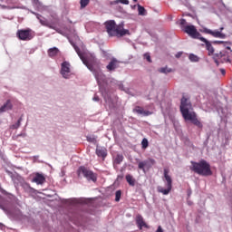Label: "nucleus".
Returning <instances> with one entry per match:
<instances>
[{"label": "nucleus", "instance_id": "f257e3e1", "mask_svg": "<svg viewBox=\"0 0 232 232\" xmlns=\"http://www.w3.org/2000/svg\"><path fill=\"white\" fill-rule=\"evenodd\" d=\"M180 113L185 121H191L194 126L198 128H202V122L198 121L197 118V113L193 111V104H191V101L189 98H186L183 96L180 100V106H179Z\"/></svg>", "mask_w": 232, "mask_h": 232}, {"label": "nucleus", "instance_id": "f03ea898", "mask_svg": "<svg viewBox=\"0 0 232 232\" xmlns=\"http://www.w3.org/2000/svg\"><path fill=\"white\" fill-rule=\"evenodd\" d=\"M104 25L110 37H124V35H130V30L124 29V23L117 24L114 20H109L104 23Z\"/></svg>", "mask_w": 232, "mask_h": 232}, {"label": "nucleus", "instance_id": "7ed1b4c3", "mask_svg": "<svg viewBox=\"0 0 232 232\" xmlns=\"http://www.w3.org/2000/svg\"><path fill=\"white\" fill-rule=\"evenodd\" d=\"M190 164L191 171H194V173H197L198 175H201L202 177H209L213 175L211 165L205 160H201L199 162L190 161Z\"/></svg>", "mask_w": 232, "mask_h": 232}, {"label": "nucleus", "instance_id": "20e7f679", "mask_svg": "<svg viewBox=\"0 0 232 232\" xmlns=\"http://www.w3.org/2000/svg\"><path fill=\"white\" fill-rule=\"evenodd\" d=\"M75 52L79 55L81 61H82L83 64H85V66H87L88 70H90L91 72H93L94 77H95L98 84H101V82H104L106 76L104 75V73H102V71H101V70L93 71V65H92L90 63H88V60L86 59V57H84V54H82V53H81V49H79L78 47H75Z\"/></svg>", "mask_w": 232, "mask_h": 232}, {"label": "nucleus", "instance_id": "39448f33", "mask_svg": "<svg viewBox=\"0 0 232 232\" xmlns=\"http://www.w3.org/2000/svg\"><path fill=\"white\" fill-rule=\"evenodd\" d=\"M164 179L167 182V188L158 187V192L162 193V195H169L173 188V179H171V176H169V169H164Z\"/></svg>", "mask_w": 232, "mask_h": 232}, {"label": "nucleus", "instance_id": "423d86ee", "mask_svg": "<svg viewBox=\"0 0 232 232\" xmlns=\"http://www.w3.org/2000/svg\"><path fill=\"white\" fill-rule=\"evenodd\" d=\"M78 177H84L87 180H92V182H97V174H95L93 171L90 170L88 168L84 166L79 167L77 170Z\"/></svg>", "mask_w": 232, "mask_h": 232}, {"label": "nucleus", "instance_id": "0eeeda50", "mask_svg": "<svg viewBox=\"0 0 232 232\" xmlns=\"http://www.w3.org/2000/svg\"><path fill=\"white\" fill-rule=\"evenodd\" d=\"M16 37L20 41H32L34 39V34H32V29H20L16 32Z\"/></svg>", "mask_w": 232, "mask_h": 232}, {"label": "nucleus", "instance_id": "6e6552de", "mask_svg": "<svg viewBox=\"0 0 232 232\" xmlns=\"http://www.w3.org/2000/svg\"><path fill=\"white\" fill-rule=\"evenodd\" d=\"M183 32H185V34H188V35L192 37V39H199L200 41V39L202 38V34H200V33L197 31V27H195V25L184 26Z\"/></svg>", "mask_w": 232, "mask_h": 232}, {"label": "nucleus", "instance_id": "1a4fd4ad", "mask_svg": "<svg viewBox=\"0 0 232 232\" xmlns=\"http://www.w3.org/2000/svg\"><path fill=\"white\" fill-rule=\"evenodd\" d=\"M227 61H229V53H227L226 50L220 51L219 53H216L214 54V62L216 63L217 66H218L219 63H227Z\"/></svg>", "mask_w": 232, "mask_h": 232}, {"label": "nucleus", "instance_id": "9d476101", "mask_svg": "<svg viewBox=\"0 0 232 232\" xmlns=\"http://www.w3.org/2000/svg\"><path fill=\"white\" fill-rule=\"evenodd\" d=\"M205 34L212 35V37H217L218 39H226V34H222L220 31H212L211 29H204Z\"/></svg>", "mask_w": 232, "mask_h": 232}, {"label": "nucleus", "instance_id": "9b49d317", "mask_svg": "<svg viewBox=\"0 0 232 232\" xmlns=\"http://www.w3.org/2000/svg\"><path fill=\"white\" fill-rule=\"evenodd\" d=\"M32 182L42 186V184H44V182H46V178L44 177V175L36 172L32 179Z\"/></svg>", "mask_w": 232, "mask_h": 232}, {"label": "nucleus", "instance_id": "f8f14e48", "mask_svg": "<svg viewBox=\"0 0 232 232\" xmlns=\"http://www.w3.org/2000/svg\"><path fill=\"white\" fill-rule=\"evenodd\" d=\"M96 155L97 157H100L102 160H106V158L108 157V150L104 147H97Z\"/></svg>", "mask_w": 232, "mask_h": 232}, {"label": "nucleus", "instance_id": "ddd939ff", "mask_svg": "<svg viewBox=\"0 0 232 232\" xmlns=\"http://www.w3.org/2000/svg\"><path fill=\"white\" fill-rule=\"evenodd\" d=\"M68 73H70V63L63 62L62 63L61 74L64 79H68Z\"/></svg>", "mask_w": 232, "mask_h": 232}, {"label": "nucleus", "instance_id": "4468645a", "mask_svg": "<svg viewBox=\"0 0 232 232\" xmlns=\"http://www.w3.org/2000/svg\"><path fill=\"white\" fill-rule=\"evenodd\" d=\"M202 43H205L206 44V50L208 52V55H214L215 53V48H213V45L211 44V42L208 41L206 38L201 37L200 40Z\"/></svg>", "mask_w": 232, "mask_h": 232}, {"label": "nucleus", "instance_id": "2eb2a0df", "mask_svg": "<svg viewBox=\"0 0 232 232\" xmlns=\"http://www.w3.org/2000/svg\"><path fill=\"white\" fill-rule=\"evenodd\" d=\"M133 113H138V115H144V117L151 115V111H144V108L140 106H136V108L133 109Z\"/></svg>", "mask_w": 232, "mask_h": 232}, {"label": "nucleus", "instance_id": "dca6fc26", "mask_svg": "<svg viewBox=\"0 0 232 232\" xmlns=\"http://www.w3.org/2000/svg\"><path fill=\"white\" fill-rule=\"evenodd\" d=\"M136 224L139 227V229H142V227H148V225L144 221V218L140 216V214H138L136 216Z\"/></svg>", "mask_w": 232, "mask_h": 232}, {"label": "nucleus", "instance_id": "f3484780", "mask_svg": "<svg viewBox=\"0 0 232 232\" xmlns=\"http://www.w3.org/2000/svg\"><path fill=\"white\" fill-rule=\"evenodd\" d=\"M108 72H113L116 68H119V62L117 59L113 58L109 64L106 66Z\"/></svg>", "mask_w": 232, "mask_h": 232}, {"label": "nucleus", "instance_id": "a211bd4d", "mask_svg": "<svg viewBox=\"0 0 232 232\" xmlns=\"http://www.w3.org/2000/svg\"><path fill=\"white\" fill-rule=\"evenodd\" d=\"M149 162L153 165V164H155V160L149 159V160L140 161L139 164H138L139 169H142V171L144 173H146L145 166H148Z\"/></svg>", "mask_w": 232, "mask_h": 232}, {"label": "nucleus", "instance_id": "6ab92c4d", "mask_svg": "<svg viewBox=\"0 0 232 232\" xmlns=\"http://www.w3.org/2000/svg\"><path fill=\"white\" fill-rule=\"evenodd\" d=\"M12 102H10V100H7L6 102L2 107H0V113H5V111L12 110Z\"/></svg>", "mask_w": 232, "mask_h": 232}, {"label": "nucleus", "instance_id": "aec40b11", "mask_svg": "<svg viewBox=\"0 0 232 232\" xmlns=\"http://www.w3.org/2000/svg\"><path fill=\"white\" fill-rule=\"evenodd\" d=\"M213 44H221L223 48H226V50H229L231 52V47L227 46L229 43L224 42V41H214L212 42Z\"/></svg>", "mask_w": 232, "mask_h": 232}, {"label": "nucleus", "instance_id": "412c9836", "mask_svg": "<svg viewBox=\"0 0 232 232\" xmlns=\"http://www.w3.org/2000/svg\"><path fill=\"white\" fill-rule=\"evenodd\" d=\"M59 53V49L57 47H53L48 50L49 57H55Z\"/></svg>", "mask_w": 232, "mask_h": 232}, {"label": "nucleus", "instance_id": "4be33fe9", "mask_svg": "<svg viewBox=\"0 0 232 232\" xmlns=\"http://www.w3.org/2000/svg\"><path fill=\"white\" fill-rule=\"evenodd\" d=\"M126 181L128 182L129 186H135V179H133V176L130 174L126 175L125 177Z\"/></svg>", "mask_w": 232, "mask_h": 232}, {"label": "nucleus", "instance_id": "5701e85b", "mask_svg": "<svg viewBox=\"0 0 232 232\" xmlns=\"http://www.w3.org/2000/svg\"><path fill=\"white\" fill-rule=\"evenodd\" d=\"M124 160V156L122 154H117L114 158V164H121Z\"/></svg>", "mask_w": 232, "mask_h": 232}, {"label": "nucleus", "instance_id": "b1692460", "mask_svg": "<svg viewBox=\"0 0 232 232\" xmlns=\"http://www.w3.org/2000/svg\"><path fill=\"white\" fill-rule=\"evenodd\" d=\"M138 12H139V15H146L147 12H146V8H144V6L138 5Z\"/></svg>", "mask_w": 232, "mask_h": 232}, {"label": "nucleus", "instance_id": "393cba45", "mask_svg": "<svg viewBox=\"0 0 232 232\" xmlns=\"http://www.w3.org/2000/svg\"><path fill=\"white\" fill-rule=\"evenodd\" d=\"M150 146V141H148V139L143 138L141 140V148L142 150H146Z\"/></svg>", "mask_w": 232, "mask_h": 232}, {"label": "nucleus", "instance_id": "a878e982", "mask_svg": "<svg viewBox=\"0 0 232 232\" xmlns=\"http://www.w3.org/2000/svg\"><path fill=\"white\" fill-rule=\"evenodd\" d=\"M171 72H173V70L169 69L168 67H162L159 69L160 73H171Z\"/></svg>", "mask_w": 232, "mask_h": 232}, {"label": "nucleus", "instance_id": "bb28decb", "mask_svg": "<svg viewBox=\"0 0 232 232\" xmlns=\"http://www.w3.org/2000/svg\"><path fill=\"white\" fill-rule=\"evenodd\" d=\"M121 197H122V191L117 190L115 193V202H120Z\"/></svg>", "mask_w": 232, "mask_h": 232}, {"label": "nucleus", "instance_id": "cd10ccee", "mask_svg": "<svg viewBox=\"0 0 232 232\" xmlns=\"http://www.w3.org/2000/svg\"><path fill=\"white\" fill-rule=\"evenodd\" d=\"M188 58H189V61H191V63H198L199 61L198 56L195 54H189Z\"/></svg>", "mask_w": 232, "mask_h": 232}, {"label": "nucleus", "instance_id": "c85d7f7f", "mask_svg": "<svg viewBox=\"0 0 232 232\" xmlns=\"http://www.w3.org/2000/svg\"><path fill=\"white\" fill-rule=\"evenodd\" d=\"M81 8H86L90 5V0H81L80 1Z\"/></svg>", "mask_w": 232, "mask_h": 232}, {"label": "nucleus", "instance_id": "c756f323", "mask_svg": "<svg viewBox=\"0 0 232 232\" xmlns=\"http://www.w3.org/2000/svg\"><path fill=\"white\" fill-rule=\"evenodd\" d=\"M115 5H118V3H121V5H130V0H116Z\"/></svg>", "mask_w": 232, "mask_h": 232}, {"label": "nucleus", "instance_id": "7c9ffc66", "mask_svg": "<svg viewBox=\"0 0 232 232\" xmlns=\"http://www.w3.org/2000/svg\"><path fill=\"white\" fill-rule=\"evenodd\" d=\"M22 188L24 189V191H30V189H32V188L30 187V184L28 183L22 184Z\"/></svg>", "mask_w": 232, "mask_h": 232}, {"label": "nucleus", "instance_id": "2f4dec72", "mask_svg": "<svg viewBox=\"0 0 232 232\" xmlns=\"http://www.w3.org/2000/svg\"><path fill=\"white\" fill-rule=\"evenodd\" d=\"M21 121H22V119L20 118L17 121V122L12 126L13 130H17V128H19V126H21Z\"/></svg>", "mask_w": 232, "mask_h": 232}, {"label": "nucleus", "instance_id": "473e14b6", "mask_svg": "<svg viewBox=\"0 0 232 232\" xmlns=\"http://www.w3.org/2000/svg\"><path fill=\"white\" fill-rule=\"evenodd\" d=\"M179 24L181 26V29L184 30V26H187L186 24H188V22H186V19H181Z\"/></svg>", "mask_w": 232, "mask_h": 232}, {"label": "nucleus", "instance_id": "72a5a7b5", "mask_svg": "<svg viewBox=\"0 0 232 232\" xmlns=\"http://www.w3.org/2000/svg\"><path fill=\"white\" fill-rule=\"evenodd\" d=\"M144 59H146V61H148V63H151V56L150 55V53H146L144 54Z\"/></svg>", "mask_w": 232, "mask_h": 232}, {"label": "nucleus", "instance_id": "f704fd0d", "mask_svg": "<svg viewBox=\"0 0 232 232\" xmlns=\"http://www.w3.org/2000/svg\"><path fill=\"white\" fill-rule=\"evenodd\" d=\"M37 19H39L41 24H43L44 26H46V23L41 19V15L40 14L37 15Z\"/></svg>", "mask_w": 232, "mask_h": 232}, {"label": "nucleus", "instance_id": "c9c22d12", "mask_svg": "<svg viewBox=\"0 0 232 232\" xmlns=\"http://www.w3.org/2000/svg\"><path fill=\"white\" fill-rule=\"evenodd\" d=\"M181 55H182V53H176L175 57H176L177 59H179V58L181 57Z\"/></svg>", "mask_w": 232, "mask_h": 232}, {"label": "nucleus", "instance_id": "e433bc0d", "mask_svg": "<svg viewBox=\"0 0 232 232\" xmlns=\"http://www.w3.org/2000/svg\"><path fill=\"white\" fill-rule=\"evenodd\" d=\"M220 72H221L222 75H226V70L220 69Z\"/></svg>", "mask_w": 232, "mask_h": 232}, {"label": "nucleus", "instance_id": "4c0bfd02", "mask_svg": "<svg viewBox=\"0 0 232 232\" xmlns=\"http://www.w3.org/2000/svg\"><path fill=\"white\" fill-rule=\"evenodd\" d=\"M93 101L99 102V96H94Z\"/></svg>", "mask_w": 232, "mask_h": 232}, {"label": "nucleus", "instance_id": "58836bf2", "mask_svg": "<svg viewBox=\"0 0 232 232\" xmlns=\"http://www.w3.org/2000/svg\"><path fill=\"white\" fill-rule=\"evenodd\" d=\"M0 6H1V8H6V5H0Z\"/></svg>", "mask_w": 232, "mask_h": 232}, {"label": "nucleus", "instance_id": "ea45409f", "mask_svg": "<svg viewBox=\"0 0 232 232\" xmlns=\"http://www.w3.org/2000/svg\"><path fill=\"white\" fill-rule=\"evenodd\" d=\"M49 28H52L53 30H55V27L49 25Z\"/></svg>", "mask_w": 232, "mask_h": 232}, {"label": "nucleus", "instance_id": "a19ab883", "mask_svg": "<svg viewBox=\"0 0 232 232\" xmlns=\"http://www.w3.org/2000/svg\"><path fill=\"white\" fill-rule=\"evenodd\" d=\"M222 30H224V27H220V32H222Z\"/></svg>", "mask_w": 232, "mask_h": 232}, {"label": "nucleus", "instance_id": "79ce46f5", "mask_svg": "<svg viewBox=\"0 0 232 232\" xmlns=\"http://www.w3.org/2000/svg\"><path fill=\"white\" fill-rule=\"evenodd\" d=\"M87 139H93V137H90V136H88V137H87Z\"/></svg>", "mask_w": 232, "mask_h": 232}, {"label": "nucleus", "instance_id": "37998d69", "mask_svg": "<svg viewBox=\"0 0 232 232\" xmlns=\"http://www.w3.org/2000/svg\"><path fill=\"white\" fill-rule=\"evenodd\" d=\"M134 1V3H137V0H133Z\"/></svg>", "mask_w": 232, "mask_h": 232}, {"label": "nucleus", "instance_id": "c03bdc74", "mask_svg": "<svg viewBox=\"0 0 232 232\" xmlns=\"http://www.w3.org/2000/svg\"><path fill=\"white\" fill-rule=\"evenodd\" d=\"M0 1H5V0H0Z\"/></svg>", "mask_w": 232, "mask_h": 232}]
</instances>
